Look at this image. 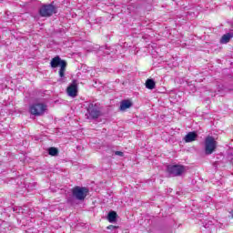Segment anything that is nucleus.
I'll return each instance as SVG.
<instances>
[{"instance_id":"f257e3e1","label":"nucleus","mask_w":233,"mask_h":233,"mask_svg":"<svg viewBox=\"0 0 233 233\" xmlns=\"http://www.w3.org/2000/svg\"><path fill=\"white\" fill-rule=\"evenodd\" d=\"M50 65L52 68H57V66H60L58 74L60 81H63V79H65V72H66V61L61 59L59 56H56L52 58Z\"/></svg>"},{"instance_id":"f03ea898","label":"nucleus","mask_w":233,"mask_h":233,"mask_svg":"<svg viewBox=\"0 0 233 233\" xmlns=\"http://www.w3.org/2000/svg\"><path fill=\"white\" fill-rule=\"evenodd\" d=\"M86 110L85 116L86 119H97L101 116V109H99V106L96 103H87Z\"/></svg>"},{"instance_id":"7ed1b4c3","label":"nucleus","mask_w":233,"mask_h":233,"mask_svg":"<svg viewBox=\"0 0 233 233\" xmlns=\"http://www.w3.org/2000/svg\"><path fill=\"white\" fill-rule=\"evenodd\" d=\"M216 148H218V141L212 136H208L204 141V150L206 156H210L216 152Z\"/></svg>"},{"instance_id":"20e7f679","label":"nucleus","mask_w":233,"mask_h":233,"mask_svg":"<svg viewBox=\"0 0 233 233\" xmlns=\"http://www.w3.org/2000/svg\"><path fill=\"white\" fill-rule=\"evenodd\" d=\"M29 112L32 116H43L46 112V105L35 103L29 106Z\"/></svg>"},{"instance_id":"39448f33","label":"nucleus","mask_w":233,"mask_h":233,"mask_svg":"<svg viewBox=\"0 0 233 233\" xmlns=\"http://www.w3.org/2000/svg\"><path fill=\"white\" fill-rule=\"evenodd\" d=\"M39 14L42 17H50L54 14H57V8L54 5H46L40 8Z\"/></svg>"},{"instance_id":"423d86ee","label":"nucleus","mask_w":233,"mask_h":233,"mask_svg":"<svg viewBox=\"0 0 233 233\" xmlns=\"http://www.w3.org/2000/svg\"><path fill=\"white\" fill-rule=\"evenodd\" d=\"M72 194L73 198H76V199H78L79 201H83L88 194V188L76 187L72 189Z\"/></svg>"},{"instance_id":"0eeeda50","label":"nucleus","mask_w":233,"mask_h":233,"mask_svg":"<svg viewBox=\"0 0 233 233\" xmlns=\"http://www.w3.org/2000/svg\"><path fill=\"white\" fill-rule=\"evenodd\" d=\"M167 170L171 177H176L181 176V174L185 172V167L179 165H169L167 166Z\"/></svg>"},{"instance_id":"6e6552de","label":"nucleus","mask_w":233,"mask_h":233,"mask_svg":"<svg viewBox=\"0 0 233 233\" xmlns=\"http://www.w3.org/2000/svg\"><path fill=\"white\" fill-rule=\"evenodd\" d=\"M67 95L70 97H76L77 96V82L74 80L72 84L66 89Z\"/></svg>"},{"instance_id":"1a4fd4ad","label":"nucleus","mask_w":233,"mask_h":233,"mask_svg":"<svg viewBox=\"0 0 233 233\" xmlns=\"http://www.w3.org/2000/svg\"><path fill=\"white\" fill-rule=\"evenodd\" d=\"M228 90H232V88L228 87L227 85H223V84H218L217 86V89L214 91L215 94L211 95V96H216V94H225V92H228Z\"/></svg>"},{"instance_id":"9d476101","label":"nucleus","mask_w":233,"mask_h":233,"mask_svg":"<svg viewBox=\"0 0 233 233\" xmlns=\"http://www.w3.org/2000/svg\"><path fill=\"white\" fill-rule=\"evenodd\" d=\"M196 139H198V133L194 131L187 133L184 137L186 143H192L193 141H196Z\"/></svg>"},{"instance_id":"9b49d317","label":"nucleus","mask_w":233,"mask_h":233,"mask_svg":"<svg viewBox=\"0 0 233 233\" xmlns=\"http://www.w3.org/2000/svg\"><path fill=\"white\" fill-rule=\"evenodd\" d=\"M130 106H132V102H130L129 100H123L120 103V110H121V112H125V110L130 108Z\"/></svg>"},{"instance_id":"f8f14e48","label":"nucleus","mask_w":233,"mask_h":233,"mask_svg":"<svg viewBox=\"0 0 233 233\" xmlns=\"http://www.w3.org/2000/svg\"><path fill=\"white\" fill-rule=\"evenodd\" d=\"M232 37H233L232 33H227L220 39L221 45H227V43H228L230 41V39H232Z\"/></svg>"},{"instance_id":"ddd939ff","label":"nucleus","mask_w":233,"mask_h":233,"mask_svg":"<svg viewBox=\"0 0 233 233\" xmlns=\"http://www.w3.org/2000/svg\"><path fill=\"white\" fill-rule=\"evenodd\" d=\"M146 88H147L148 90H154V88H156V82L154 81V79L148 78L146 81Z\"/></svg>"},{"instance_id":"4468645a","label":"nucleus","mask_w":233,"mask_h":233,"mask_svg":"<svg viewBox=\"0 0 233 233\" xmlns=\"http://www.w3.org/2000/svg\"><path fill=\"white\" fill-rule=\"evenodd\" d=\"M116 218H117V213H116V211H111L107 215V219H108L109 223H114V221H116Z\"/></svg>"},{"instance_id":"2eb2a0df","label":"nucleus","mask_w":233,"mask_h":233,"mask_svg":"<svg viewBox=\"0 0 233 233\" xmlns=\"http://www.w3.org/2000/svg\"><path fill=\"white\" fill-rule=\"evenodd\" d=\"M48 154L49 156H57V154H59V151L56 147H49Z\"/></svg>"},{"instance_id":"dca6fc26","label":"nucleus","mask_w":233,"mask_h":233,"mask_svg":"<svg viewBox=\"0 0 233 233\" xmlns=\"http://www.w3.org/2000/svg\"><path fill=\"white\" fill-rule=\"evenodd\" d=\"M115 156H119L120 157H123L124 153L121 152V151H116V152H115Z\"/></svg>"},{"instance_id":"f3484780","label":"nucleus","mask_w":233,"mask_h":233,"mask_svg":"<svg viewBox=\"0 0 233 233\" xmlns=\"http://www.w3.org/2000/svg\"><path fill=\"white\" fill-rule=\"evenodd\" d=\"M108 230H114V228H117V227L110 225L107 227Z\"/></svg>"},{"instance_id":"a211bd4d","label":"nucleus","mask_w":233,"mask_h":233,"mask_svg":"<svg viewBox=\"0 0 233 233\" xmlns=\"http://www.w3.org/2000/svg\"><path fill=\"white\" fill-rule=\"evenodd\" d=\"M230 214H231V218H233V212H231Z\"/></svg>"}]
</instances>
